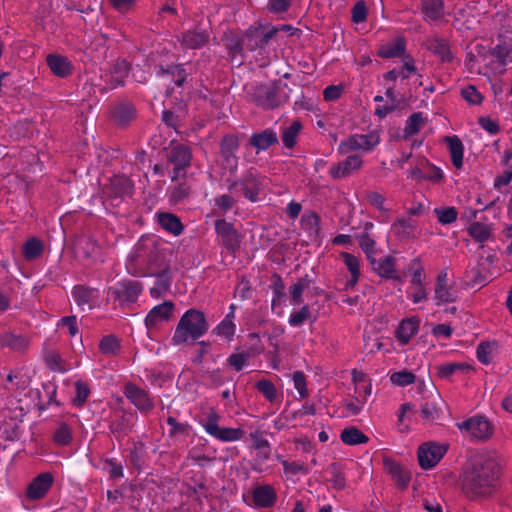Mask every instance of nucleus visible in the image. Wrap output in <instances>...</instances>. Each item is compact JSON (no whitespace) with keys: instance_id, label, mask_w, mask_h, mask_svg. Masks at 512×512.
I'll return each mask as SVG.
<instances>
[{"instance_id":"obj_1","label":"nucleus","mask_w":512,"mask_h":512,"mask_svg":"<svg viewBox=\"0 0 512 512\" xmlns=\"http://www.w3.org/2000/svg\"><path fill=\"white\" fill-rule=\"evenodd\" d=\"M172 251L153 236H142L127 260V270L135 277H155L150 295L159 298L170 290Z\"/></svg>"},{"instance_id":"obj_2","label":"nucleus","mask_w":512,"mask_h":512,"mask_svg":"<svg viewBox=\"0 0 512 512\" xmlns=\"http://www.w3.org/2000/svg\"><path fill=\"white\" fill-rule=\"evenodd\" d=\"M502 474V459L496 451L477 454L466 467L461 488L473 500L490 496L497 488Z\"/></svg>"},{"instance_id":"obj_3","label":"nucleus","mask_w":512,"mask_h":512,"mask_svg":"<svg viewBox=\"0 0 512 512\" xmlns=\"http://www.w3.org/2000/svg\"><path fill=\"white\" fill-rule=\"evenodd\" d=\"M209 324L204 312L197 309L187 310L180 318L171 344L179 346L182 344H194L200 337L207 333Z\"/></svg>"},{"instance_id":"obj_4","label":"nucleus","mask_w":512,"mask_h":512,"mask_svg":"<svg viewBox=\"0 0 512 512\" xmlns=\"http://www.w3.org/2000/svg\"><path fill=\"white\" fill-rule=\"evenodd\" d=\"M284 88H287V84L282 83L281 80L262 83L252 89L250 97L258 107L273 110L288 102L289 95Z\"/></svg>"},{"instance_id":"obj_5","label":"nucleus","mask_w":512,"mask_h":512,"mask_svg":"<svg viewBox=\"0 0 512 512\" xmlns=\"http://www.w3.org/2000/svg\"><path fill=\"white\" fill-rule=\"evenodd\" d=\"M227 190L231 194L242 192L243 196L250 202H257L262 186V178L253 168L245 171L239 179H227Z\"/></svg>"},{"instance_id":"obj_6","label":"nucleus","mask_w":512,"mask_h":512,"mask_svg":"<svg viewBox=\"0 0 512 512\" xmlns=\"http://www.w3.org/2000/svg\"><path fill=\"white\" fill-rule=\"evenodd\" d=\"M278 29L270 23H263L262 21L255 22L243 34L245 37L246 50L255 51L257 49H264L268 46L269 42L277 35Z\"/></svg>"},{"instance_id":"obj_7","label":"nucleus","mask_w":512,"mask_h":512,"mask_svg":"<svg viewBox=\"0 0 512 512\" xmlns=\"http://www.w3.org/2000/svg\"><path fill=\"white\" fill-rule=\"evenodd\" d=\"M143 289L139 281L122 280L115 286L108 288V296L112 297L114 301H118L121 306L131 304L137 301Z\"/></svg>"},{"instance_id":"obj_8","label":"nucleus","mask_w":512,"mask_h":512,"mask_svg":"<svg viewBox=\"0 0 512 512\" xmlns=\"http://www.w3.org/2000/svg\"><path fill=\"white\" fill-rule=\"evenodd\" d=\"M447 450L448 444H439L432 441L421 444L417 451L419 466L423 470L432 469L441 461Z\"/></svg>"},{"instance_id":"obj_9","label":"nucleus","mask_w":512,"mask_h":512,"mask_svg":"<svg viewBox=\"0 0 512 512\" xmlns=\"http://www.w3.org/2000/svg\"><path fill=\"white\" fill-rule=\"evenodd\" d=\"M379 135L375 132L368 134H354L343 140L338 146L340 154H347L351 151L364 150L371 151L379 144Z\"/></svg>"},{"instance_id":"obj_10","label":"nucleus","mask_w":512,"mask_h":512,"mask_svg":"<svg viewBox=\"0 0 512 512\" xmlns=\"http://www.w3.org/2000/svg\"><path fill=\"white\" fill-rule=\"evenodd\" d=\"M215 232L221 238L222 245L231 254L235 255L240 249L242 236L233 223L223 219H217L214 223Z\"/></svg>"},{"instance_id":"obj_11","label":"nucleus","mask_w":512,"mask_h":512,"mask_svg":"<svg viewBox=\"0 0 512 512\" xmlns=\"http://www.w3.org/2000/svg\"><path fill=\"white\" fill-rule=\"evenodd\" d=\"M456 425L461 431L467 432L478 440H487L493 434L492 424L482 415H476Z\"/></svg>"},{"instance_id":"obj_12","label":"nucleus","mask_w":512,"mask_h":512,"mask_svg":"<svg viewBox=\"0 0 512 512\" xmlns=\"http://www.w3.org/2000/svg\"><path fill=\"white\" fill-rule=\"evenodd\" d=\"M210 40V29L197 25L193 29L181 33L179 41L186 49H200Z\"/></svg>"},{"instance_id":"obj_13","label":"nucleus","mask_w":512,"mask_h":512,"mask_svg":"<svg viewBox=\"0 0 512 512\" xmlns=\"http://www.w3.org/2000/svg\"><path fill=\"white\" fill-rule=\"evenodd\" d=\"M104 194L109 198H124L134 192L133 181L125 175H114L104 187Z\"/></svg>"},{"instance_id":"obj_14","label":"nucleus","mask_w":512,"mask_h":512,"mask_svg":"<svg viewBox=\"0 0 512 512\" xmlns=\"http://www.w3.org/2000/svg\"><path fill=\"white\" fill-rule=\"evenodd\" d=\"M54 482V477L50 472H43L38 474L28 485L26 489V496L30 500L43 499L48 491L51 489Z\"/></svg>"},{"instance_id":"obj_15","label":"nucleus","mask_w":512,"mask_h":512,"mask_svg":"<svg viewBox=\"0 0 512 512\" xmlns=\"http://www.w3.org/2000/svg\"><path fill=\"white\" fill-rule=\"evenodd\" d=\"M174 308L175 305L170 300L153 307L145 318L146 328L148 330L157 329L160 323L169 321L173 315Z\"/></svg>"},{"instance_id":"obj_16","label":"nucleus","mask_w":512,"mask_h":512,"mask_svg":"<svg viewBox=\"0 0 512 512\" xmlns=\"http://www.w3.org/2000/svg\"><path fill=\"white\" fill-rule=\"evenodd\" d=\"M124 395L141 412H149L154 408V403L148 392L133 383L129 382L124 386Z\"/></svg>"},{"instance_id":"obj_17","label":"nucleus","mask_w":512,"mask_h":512,"mask_svg":"<svg viewBox=\"0 0 512 512\" xmlns=\"http://www.w3.org/2000/svg\"><path fill=\"white\" fill-rule=\"evenodd\" d=\"M363 165L361 156L349 155L343 161L332 165L329 174L334 180H339L350 176L353 172L359 170Z\"/></svg>"},{"instance_id":"obj_18","label":"nucleus","mask_w":512,"mask_h":512,"mask_svg":"<svg viewBox=\"0 0 512 512\" xmlns=\"http://www.w3.org/2000/svg\"><path fill=\"white\" fill-rule=\"evenodd\" d=\"M239 138L235 134H226L220 141V155L226 164H232L231 172L233 173L237 169L238 158L235 152L239 148Z\"/></svg>"},{"instance_id":"obj_19","label":"nucleus","mask_w":512,"mask_h":512,"mask_svg":"<svg viewBox=\"0 0 512 512\" xmlns=\"http://www.w3.org/2000/svg\"><path fill=\"white\" fill-rule=\"evenodd\" d=\"M166 159L173 166L188 168L191 166L192 150L190 146L182 143H171L170 149L167 151Z\"/></svg>"},{"instance_id":"obj_20","label":"nucleus","mask_w":512,"mask_h":512,"mask_svg":"<svg viewBox=\"0 0 512 512\" xmlns=\"http://www.w3.org/2000/svg\"><path fill=\"white\" fill-rule=\"evenodd\" d=\"M278 143L279 140L277 133L271 128L255 132L249 138V145L256 149L257 154L260 151L268 150L270 147L277 145Z\"/></svg>"},{"instance_id":"obj_21","label":"nucleus","mask_w":512,"mask_h":512,"mask_svg":"<svg viewBox=\"0 0 512 512\" xmlns=\"http://www.w3.org/2000/svg\"><path fill=\"white\" fill-rule=\"evenodd\" d=\"M222 41L231 59H235L237 56H244V51L246 50L244 34L238 35L232 31H227L224 32Z\"/></svg>"},{"instance_id":"obj_22","label":"nucleus","mask_w":512,"mask_h":512,"mask_svg":"<svg viewBox=\"0 0 512 512\" xmlns=\"http://www.w3.org/2000/svg\"><path fill=\"white\" fill-rule=\"evenodd\" d=\"M76 251L89 262H95L101 255V247L92 237H80L76 241Z\"/></svg>"},{"instance_id":"obj_23","label":"nucleus","mask_w":512,"mask_h":512,"mask_svg":"<svg viewBox=\"0 0 512 512\" xmlns=\"http://www.w3.org/2000/svg\"><path fill=\"white\" fill-rule=\"evenodd\" d=\"M111 117L117 126L126 127L136 118V108L129 102L118 103L112 109Z\"/></svg>"},{"instance_id":"obj_24","label":"nucleus","mask_w":512,"mask_h":512,"mask_svg":"<svg viewBox=\"0 0 512 512\" xmlns=\"http://www.w3.org/2000/svg\"><path fill=\"white\" fill-rule=\"evenodd\" d=\"M110 433L121 442L132 431L131 416L121 412L109 424Z\"/></svg>"},{"instance_id":"obj_25","label":"nucleus","mask_w":512,"mask_h":512,"mask_svg":"<svg viewBox=\"0 0 512 512\" xmlns=\"http://www.w3.org/2000/svg\"><path fill=\"white\" fill-rule=\"evenodd\" d=\"M46 62L54 75L65 78L72 73L73 65L65 56L59 54H48Z\"/></svg>"},{"instance_id":"obj_26","label":"nucleus","mask_w":512,"mask_h":512,"mask_svg":"<svg viewBox=\"0 0 512 512\" xmlns=\"http://www.w3.org/2000/svg\"><path fill=\"white\" fill-rule=\"evenodd\" d=\"M156 218L160 227L174 236H179L184 231V225L180 218L173 213L158 212Z\"/></svg>"},{"instance_id":"obj_27","label":"nucleus","mask_w":512,"mask_h":512,"mask_svg":"<svg viewBox=\"0 0 512 512\" xmlns=\"http://www.w3.org/2000/svg\"><path fill=\"white\" fill-rule=\"evenodd\" d=\"M252 498L255 506L270 508L276 503L277 495L273 487L263 485L254 489Z\"/></svg>"},{"instance_id":"obj_28","label":"nucleus","mask_w":512,"mask_h":512,"mask_svg":"<svg viewBox=\"0 0 512 512\" xmlns=\"http://www.w3.org/2000/svg\"><path fill=\"white\" fill-rule=\"evenodd\" d=\"M420 320L417 317L403 319L397 330L396 338L401 344H408L410 339L417 333Z\"/></svg>"},{"instance_id":"obj_29","label":"nucleus","mask_w":512,"mask_h":512,"mask_svg":"<svg viewBox=\"0 0 512 512\" xmlns=\"http://www.w3.org/2000/svg\"><path fill=\"white\" fill-rule=\"evenodd\" d=\"M156 73L158 76H170L171 81L178 87H182L184 85L188 76L183 64H172L168 65L166 68L160 65L158 66Z\"/></svg>"},{"instance_id":"obj_30","label":"nucleus","mask_w":512,"mask_h":512,"mask_svg":"<svg viewBox=\"0 0 512 512\" xmlns=\"http://www.w3.org/2000/svg\"><path fill=\"white\" fill-rule=\"evenodd\" d=\"M406 51V40L404 37H396L393 42L382 45L378 50V56L384 59L401 57Z\"/></svg>"},{"instance_id":"obj_31","label":"nucleus","mask_w":512,"mask_h":512,"mask_svg":"<svg viewBox=\"0 0 512 512\" xmlns=\"http://www.w3.org/2000/svg\"><path fill=\"white\" fill-rule=\"evenodd\" d=\"M395 265L396 259L393 256L388 255L379 260L377 266H374V272L382 278L400 281L401 277L397 273Z\"/></svg>"},{"instance_id":"obj_32","label":"nucleus","mask_w":512,"mask_h":512,"mask_svg":"<svg viewBox=\"0 0 512 512\" xmlns=\"http://www.w3.org/2000/svg\"><path fill=\"white\" fill-rule=\"evenodd\" d=\"M301 228L308 233L309 238L317 239L320 234V216L313 211L304 213L301 217Z\"/></svg>"},{"instance_id":"obj_33","label":"nucleus","mask_w":512,"mask_h":512,"mask_svg":"<svg viewBox=\"0 0 512 512\" xmlns=\"http://www.w3.org/2000/svg\"><path fill=\"white\" fill-rule=\"evenodd\" d=\"M72 295L78 306L89 305V308H92V304L97 298L96 290L84 285L74 286Z\"/></svg>"},{"instance_id":"obj_34","label":"nucleus","mask_w":512,"mask_h":512,"mask_svg":"<svg viewBox=\"0 0 512 512\" xmlns=\"http://www.w3.org/2000/svg\"><path fill=\"white\" fill-rule=\"evenodd\" d=\"M445 141L447 142L448 145L452 164L458 169L461 168L463 165L464 153V146L462 141L457 136H448L445 138Z\"/></svg>"},{"instance_id":"obj_35","label":"nucleus","mask_w":512,"mask_h":512,"mask_svg":"<svg viewBox=\"0 0 512 512\" xmlns=\"http://www.w3.org/2000/svg\"><path fill=\"white\" fill-rule=\"evenodd\" d=\"M340 439L344 444L350 446L364 444L369 441L368 436L355 426L343 429L340 434Z\"/></svg>"},{"instance_id":"obj_36","label":"nucleus","mask_w":512,"mask_h":512,"mask_svg":"<svg viewBox=\"0 0 512 512\" xmlns=\"http://www.w3.org/2000/svg\"><path fill=\"white\" fill-rule=\"evenodd\" d=\"M428 49L435 55H437L442 62H451L453 60V54L450 46L445 39L435 38L430 41Z\"/></svg>"},{"instance_id":"obj_37","label":"nucleus","mask_w":512,"mask_h":512,"mask_svg":"<svg viewBox=\"0 0 512 512\" xmlns=\"http://www.w3.org/2000/svg\"><path fill=\"white\" fill-rule=\"evenodd\" d=\"M245 434V431L241 428H221L211 427V436L214 438L224 441L231 442L240 440Z\"/></svg>"},{"instance_id":"obj_38","label":"nucleus","mask_w":512,"mask_h":512,"mask_svg":"<svg viewBox=\"0 0 512 512\" xmlns=\"http://www.w3.org/2000/svg\"><path fill=\"white\" fill-rule=\"evenodd\" d=\"M257 352L258 351L256 349L250 348L249 350L232 353L227 358V364L235 371L239 372L247 364V361Z\"/></svg>"},{"instance_id":"obj_39","label":"nucleus","mask_w":512,"mask_h":512,"mask_svg":"<svg viewBox=\"0 0 512 512\" xmlns=\"http://www.w3.org/2000/svg\"><path fill=\"white\" fill-rule=\"evenodd\" d=\"M44 246L41 240L36 237L28 239L22 248L23 256L26 260H35L43 253Z\"/></svg>"},{"instance_id":"obj_40","label":"nucleus","mask_w":512,"mask_h":512,"mask_svg":"<svg viewBox=\"0 0 512 512\" xmlns=\"http://www.w3.org/2000/svg\"><path fill=\"white\" fill-rule=\"evenodd\" d=\"M311 320L312 322L316 321V317L312 316V311L309 305H303L300 310L293 311L290 314L288 319V323L292 327H301L306 321Z\"/></svg>"},{"instance_id":"obj_41","label":"nucleus","mask_w":512,"mask_h":512,"mask_svg":"<svg viewBox=\"0 0 512 512\" xmlns=\"http://www.w3.org/2000/svg\"><path fill=\"white\" fill-rule=\"evenodd\" d=\"M472 370V367L467 363H444L437 366V375L440 378H449L452 374L457 371L467 373Z\"/></svg>"},{"instance_id":"obj_42","label":"nucleus","mask_w":512,"mask_h":512,"mask_svg":"<svg viewBox=\"0 0 512 512\" xmlns=\"http://www.w3.org/2000/svg\"><path fill=\"white\" fill-rule=\"evenodd\" d=\"M120 349L119 339L115 335H106L100 340L99 350L104 355L115 356L120 352Z\"/></svg>"},{"instance_id":"obj_43","label":"nucleus","mask_w":512,"mask_h":512,"mask_svg":"<svg viewBox=\"0 0 512 512\" xmlns=\"http://www.w3.org/2000/svg\"><path fill=\"white\" fill-rule=\"evenodd\" d=\"M302 129L300 121H294L289 127L285 128L282 133V142L288 149H292L297 143V136Z\"/></svg>"},{"instance_id":"obj_44","label":"nucleus","mask_w":512,"mask_h":512,"mask_svg":"<svg viewBox=\"0 0 512 512\" xmlns=\"http://www.w3.org/2000/svg\"><path fill=\"white\" fill-rule=\"evenodd\" d=\"M468 233L475 241L483 243L491 237V228L481 222H474L469 226Z\"/></svg>"},{"instance_id":"obj_45","label":"nucleus","mask_w":512,"mask_h":512,"mask_svg":"<svg viewBox=\"0 0 512 512\" xmlns=\"http://www.w3.org/2000/svg\"><path fill=\"white\" fill-rule=\"evenodd\" d=\"M65 7L67 10H75L88 15L96 10H102L103 2H66Z\"/></svg>"},{"instance_id":"obj_46","label":"nucleus","mask_w":512,"mask_h":512,"mask_svg":"<svg viewBox=\"0 0 512 512\" xmlns=\"http://www.w3.org/2000/svg\"><path fill=\"white\" fill-rule=\"evenodd\" d=\"M250 438L253 442V447L258 451V457L261 460H268L271 453L268 440L260 437L258 432L250 433Z\"/></svg>"},{"instance_id":"obj_47","label":"nucleus","mask_w":512,"mask_h":512,"mask_svg":"<svg viewBox=\"0 0 512 512\" xmlns=\"http://www.w3.org/2000/svg\"><path fill=\"white\" fill-rule=\"evenodd\" d=\"M1 344L13 350L19 351L27 347L28 341L25 337L21 335H16L14 333H5L1 337Z\"/></svg>"},{"instance_id":"obj_48","label":"nucleus","mask_w":512,"mask_h":512,"mask_svg":"<svg viewBox=\"0 0 512 512\" xmlns=\"http://www.w3.org/2000/svg\"><path fill=\"white\" fill-rule=\"evenodd\" d=\"M488 52L489 55L495 57L502 66H505L507 64L508 56L512 53V46L503 40L494 48L489 49Z\"/></svg>"},{"instance_id":"obj_49","label":"nucleus","mask_w":512,"mask_h":512,"mask_svg":"<svg viewBox=\"0 0 512 512\" xmlns=\"http://www.w3.org/2000/svg\"><path fill=\"white\" fill-rule=\"evenodd\" d=\"M494 347H497V343L495 341H483L479 343L476 349L478 361L485 365L490 364L492 361L491 355Z\"/></svg>"},{"instance_id":"obj_50","label":"nucleus","mask_w":512,"mask_h":512,"mask_svg":"<svg viewBox=\"0 0 512 512\" xmlns=\"http://www.w3.org/2000/svg\"><path fill=\"white\" fill-rule=\"evenodd\" d=\"M191 194V188L186 183H179L172 187L169 192V202L178 204L187 199Z\"/></svg>"},{"instance_id":"obj_51","label":"nucleus","mask_w":512,"mask_h":512,"mask_svg":"<svg viewBox=\"0 0 512 512\" xmlns=\"http://www.w3.org/2000/svg\"><path fill=\"white\" fill-rule=\"evenodd\" d=\"M421 11L426 18L440 19L444 12L443 2H422Z\"/></svg>"},{"instance_id":"obj_52","label":"nucleus","mask_w":512,"mask_h":512,"mask_svg":"<svg viewBox=\"0 0 512 512\" xmlns=\"http://www.w3.org/2000/svg\"><path fill=\"white\" fill-rule=\"evenodd\" d=\"M72 439V429L64 422L59 425L53 434L54 442L61 446L69 445Z\"/></svg>"},{"instance_id":"obj_53","label":"nucleus","mask_w":512,"mask_h":512,"mask_svg":"<svg viewBox=\"0 0 512 512\" xmlns=\"http://www.w3.org/2000/svg\"><path fill=\"white\" fill-rule=\"evenodd\" d=\"M424 123L425 119L423 118L421 112H415L411 114L406 121V126L404 129L406 136H413L417 134Z\"/></svg>"},{"instance_id":"obj_54","label":"nucleus","mask_w":512,"mask_h":512,"mask_svg":"<svg viewBox=\"0 0 512 512\" xmlns=\"http://www.w3.org/2000/svg\"><path fill=\"white\" fill-rule=\"evenodd\" d=\"M255 388L261 393L269 402H274L277 398V390L272 381L261 379L255 383Z\"/></svg>"},{"instance_id":"obj_55","label":"nucleus","mask_w":512,"mask_h":512,"mask_svg":"<svg viewBox=\"0 0 512 512\" xmlns=\"http://www.w3.org/2000/svg\"><path fill=\"white\" fill-rule=\"evenodd\" d=\"M434 214L439 223L443 225L451 224L457 220L458 212L455 207H438L434 209Z\"/></svg>"},{"instance_id":"obj_56","label":"nucleus","mask_w":512,"mask_h":512,"mask_svg":"<svg viewBox=\"0 0 512 512\" xmlns=\"http://www.w3.org/2000/svg\"><path fill=\"white\" fill-rule=\"evenodd\" d=\"M74 385L76 390V396L72 400V403L76 407H82L86 403L91 393L90 387L87 383L81 380H77Z\"/></svg>"},{"instance_id":"obj_57","label":"nucleus","mask_w":512,"mask_h":512,"mask_svg":"<svg viewBox=\"0 0 512 512\" xmlns=\"http://www.w3.org/2000/svg\"><path fill=\"white\" fill-rule=\"evenodd\" d=\"M392 227L395 233L402 238L413 237L416 228L412 221L406 219H398Z\"/></svg>"},{"instance_id":"obj_58","label":"nucleus","mask_w":512,"mask_h":512,"mask_svg":"<svg viewBox=\"0 0 512 512\" xmlns=\"http://www.w3.org/2000/svg\"><path fill=\"white\" fill-rule=\"evenodd\" d=\"M419 165L427 169L424 172L425 180H429L432 183H440L444 178L442 170L431 164L427 159H422Z\"/></svg>"},{"instance_id":"obj_59","label":"nucleus","mask_w":512,"mask_h":512,"mask_svg":"<svg viewBox=\"0 0 512 512\" xmlns=\"http://www.w3.org/2000/svg\"><path fill=\"white\" fill-rule=\"evenodd\" d=\"M421 415L425 420L436 422L442 415V410L435 402H426L421 407Z\"/></svg>"},{"instance_id":"obj_60","label":"nucleus","mask_w":512,"mask_h":512,"mask_svg":"<svg viewBox=\"0 0 512 512\" xmlns=\"http://www.w3.org/2000/svg\"><path fill=\"white\" fill-rule=\"evenodd\" d=\"M435 298L438 300L437 305L441 303H451L457 300V293L451 286H443L435 288Z\"/></svg>"},{"instance_id":"obj_61","label":"nucleus","mask_w":512,"mask_h":512,"mask_svg":"<svg viewBox=\"0 0 512 512\" xmlns=\"http://www.w3.org/2000/svg\"><path fill=\"white\" fill-rule=\"evenodd\" d=\"M483 265H484V263H481L480 261H478V266L473 268V269H471V271H470L471 278L469 280V285H471V286H477V285L483 286L484 284L487 283L488 275H487L486 269L484 267H481Z\"/></svg>"},{"instance_id":"obj_62","label":"nucleus","mask_w":512,"mask_h":512,"mask_svg":"<svg viewBox=\"0 0 512 512\" xmlns=\"http://www.w3.org/2000/svg\"><path fill=\"white\" fill-rule=\"evenodd\" d=\"M415 379V374L408 370L394 372L390 376L391 382L398 386H407L412 384L415 382Z\"/></svg>"},{"instance_id":"obj_63","label":"nucleus","mask_w":512,"mask_h":512,"mask_svg":"<svg viewBox=\"0 0 512 512\" xmlns=\"http://www.w3.org/2000/svg\"><path fill=\"white\" fill-rule=\"evenodd\" d=\"M461 96L472 105H480L483 101L482 94L474 85H468L461 89Z\"/></svg>"},{"instance_id":"obj_64","label":"nucleus","mask_w":512,"mask_h":512,"mask_svg":"<svg viewBox=\"0 0 512 512\" xmlns=\"http://www.w3.org/2000/svg\"><path fill=\"white\" fill-rule=\"evenodd\" d=\"M366 2H355V5L351 9V20L353 23H363L367 19L368 8Z\"/></svg>"}]
</instances>
